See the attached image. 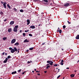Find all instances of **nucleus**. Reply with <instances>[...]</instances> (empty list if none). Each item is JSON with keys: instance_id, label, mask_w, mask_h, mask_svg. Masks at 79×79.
<instances>
[{"instance_id": "51", "label": "nucleus", "mask_w": 79, "mask_h": 79, "mask_svg": "<svg viewBox=\"0 0 79 79\" xmlns=\"http://www.w3.org/2000/svg\"><path fill=\"white\" fill-rule=\"evenodd\" d=\"M58 71L57 72V73H58V72H59V71H60V69H58Z\"/></svg>"}, {"instance_id": "32", "label": "nucleus", "mask_w": 79, "mask_h": 79, "mask_svg": "<svg viewBox=\"0 0 79 79\" xmlns=\"http://www.w3.org/2000/svg\"><path fill=\"white\" fill-rule=\"evenodd\" d=\"M60 31V30L57 29V30L56 31L57 32H59Z\"/></svg>"}, {"instance_id": "36", "label": "nucleus", "mask_w": 79, "mask_h": 79, "mask_svg": "<svg viewBox=\"0 0 79 79\" xmlns=\"http://www.w3.org/2000/svg\"><path fill=\"white\" fill-rule=\"evenodd\" d=\"M68 23H69V24H71V22H69V21H67Z\"/></svg>"}, {"instance_id": "3", "label": "nucleus", "mask_w": 79, "mask_h": 79, "mask_svg": "<svg viewBox=\"0 0 79 79\" xmlns=\"http://www.w3.org/2000/svg\"><path fill=\"white\" fill-rule=\"evenodd\" d=\"M16 42V39H13L11 42V44H14V43H15V42Z\"/></svg>"}, {"instance_id": "58", "label": "nucleus", "mask_w": 79, "mask_h": 79, "mask_svg": "<svg viewBox=\"0 0 79 79\" xmlns=\"http://www.w3.org/2000/svg\"><path fill=\"white\" fill-rule=\"evenodd\" d=\"M40 26V24H39V25H38V26Z\"/></svg>"}, {"instance_id": "38", "label": "nucleus", "mask_w": 79, "mask_h": 79, "mask_svg": "<svg viewBox=\"0 0 79 79\" xmlns=\"http://www.w3.org/2000/svg\"><path fill=\"white\" fill-rule=\"evenodd\" d=\"M34 1L35 2H37V1H38V0H34Z\"/></svg>"}, {"instance_id": "22", "label": "nucleus", "mask_w": 79, "mask_h": 79, "mask_svg": "<svg viewBox=\"0 0 79 79\" xmlns=\"http://www.w3.org/2000/svg\"><path fill=\"white\" fill-rule=\"evenodd\" d=\"M34 48H29L30 50H32V49H33Z\"/></svg>"}, {"instance_id": "41", "label": "nucleus", "mask_w": 79, "mask_h": 79, "mask_svg": "<svg viewBox=\"0 0 79 79\" xmlns=\"http://www.w3.org/2000/svg\"><path fill=\"white\" fill-rule=\"evenodd\" d=\"M25 72H26V71L24 72H23L22 73V74H24V73H25Z\"/></svg>"}, {"instance_id": "9", "label": "nucleus", "mask_w": 79, "mask_h": 79, "mask_svg": "<svg viewBox=\"0 0 79 79\" xmlns=\"http://www.w3.org/2000/svg\"><path fill=\"white\" fill-rule=\"evenodd\" d=\"M29 42V40H27V39H26L23 42L24 43H26V42Z\"/></svg>"}, {"instance_id": "53", "label": "nucleus", "mask_w": 79, "mask_h": 79, "mask_svg": "<svg viewBox=\"0 0 79 79\" xmlns=\"http://www.w3.org/2000/svg\"><path fill=\"white\" fill-rule=\"evenodd\" d=\"M27 63H30V61H28Z\"/></svg>"}, {"instance_id": "15", "label": "nucleus", "mask_w": 79, "mask_h": 79, "mask_svg": "<svg viewBox=\"0 0 79 79\" xmlns=\"http://www.w3.org/2000/svg\"><path fill=\"white\" fill-rule=\"evenodd\" d=\"M64 5L65 6H68V5H69V3H67L65 4Z\"/></svg>"}, {"instance_id": "6", "label": "nucleus", "mask_w": 79, "mask_h": 79, "mask_svg": "<svg viewBox=\"0 0 79 79\" xmlns=\"http://www.w3.org/2000/svg\"><path fill=\"white\" fill-rule=\"evenodd\" d=\"M14 23H15V22L14 21H12L10 22V25H13V24H14Z\"/></svg>"}, {"instance_id": "5", "label": "nucleus", "mask_w": 79, "mask_h": 79, "mask_svg": "<svg viewBox=\"0 0 79 79\" xmlns=\"http://www.w3.org/2000/svg\"><path fill=\"white\" fill-rule=\"evenodd\" d=\"M13 31L14 32H17L18 31V28H14Z\"/></svg>"}, {"instance_id": "52", "label": "nucleus", "mask_w": 79, "mask_h": 79, "mask_svg": "<svg viewBox=\"0 0 79 79\" xmlns=\"http://www.w3.org/2000/svg\"><path fill=\"white\" fill-rule=\"evenodd\" d=\"M26 52H29V50H27L26 51Z\"/></svg>"}, {"instance_id": "37", "label": "nucleus", "mask_w": 79, "mask_h": 79, "mask_svg": "<svg viewBox=\"0 0 79 79\" xmlns=\"http://www.w3.org/2000/svg\"><path fill=\"white\" fill-rule=\"evenodd\" d=\"M63 61H63V60H62L61 63H63Z\"/></svg>"}, {"instance_id": "54", "label": "nucleus", "mask_w": 79, "mask_h": 79, "mask_svg": "<svg viewBox=\"0 0 79 79\" xmlns=\"http://www.w3.org/2000/svg\"><path fill=\"white\" fill-rule=\"evenodd\" d=\"M66 69H69V68H67Z\"/></svg>"}, {"instance_id": "24", "label": "nucleus", "mask_w": 79, "mask_h": 79, "mask_svg": "<svg viewBox=\"0 0 79 79\" xmlns=\"http://www.w3.org/2000/svg\"><path fill=\"white\" fill-rule=\"evenodd\" d=\"M28 35L29 36H30V37H32V35L31 34H29Z\"/></svg>"}, {"instance_id": "34", "label": "nucleus", "mask_w": 79, "mask_h": 79, "mask_svg": "<svg viewBox=\"0 0 79 79\" xmlns=\"http://www.w3.org/2000/svg\"><path fill=\"white\" fill-rule=\"evenodd\" d=\"M60 64H61V65H63V63H62V62H60Z\"/></svg>"}, {"instance_id": "19", "label": "nucleus", "mask_w": 79, "mask_h": 79, "mask_svg": "<svg viewBox=\"0 0 79 79\" xmlns=\"http://www.w3.org/2000/svg\"><path fill=\"white\" fill-rule=\"evenodd\" d=\"M2 39H3V40H6V37H3L2 38Z\"/></svg>"}, {"instance_id": "27", "label": "nucleus", "mask_w": 79, "mask_h": 79, "mask_svg": "<svg viewBox=\"0 0 79 79\" xmlns=\"http://www.w3.org/2000/svg\"><path fill=\"white\" fill-rule=\"evenodd\" d=\"M22 70L21 69H20L18 71V73H20V72H21V71Z\"/></svg>"}, {"instance_id": "20", "label": "nucleus", "mask_w": 79, "mask_h": 79, "mask_svg": "<svg viewBox=\"0 0 79 79\" xmlns=\"http://www.w3.org/2000/svg\"><path fill=\"white\" fill-rule=\"evenodd\" d=\"M20 12H21L22 13H23L24 12V10H23V9H21L20 10Z\"/></svg>"}, {"instance_id": "50", "label": "nucleus", "mask_w": 79, "mask_h": 79, "mask_svg": "<svg viewBox=\"0 0 79 79\" xmlns=\"http://www.w3.org/2000/svg\"><path fill=\"white\" fill-rule=\"evenodd\" d=\"M25 32H27V30H25Z\"/></svg>"}, {"instance_id": "64", "label": "nucleus", "mask_w": 79, "mask_h": 79, "mask_svg": "<svg viewBox=\"0 0 79 79\" xmlns=\"http://www.w3.org/2000/svg\"><path fill=\"white\" fill-rule=\"evenodd\" d=\"M34 71H32V73H34Z\"/></svg>"}, {"instance_id": "49", "label": "nucleus", "mask_w": 79, "mask_h": 79, "mask_svg": "<svg viewBox=\"0 0 79 79\" xmlns=\"http://www.w3.org/2000/svg\"><path fill=\"white\" fill-rule=\"evenodd\" d=\"M22 32V30H20V32Z\"/></svg>"}, {"instance_id": "17", "label": "nucleus", "mask_w": 79, "mask_h": 79, "mask_svg": "<svg viewBox=\"0 0 79 79\" xmlns=\"http://www.w3.org/2000/svg\"><path fill=\"white\" fill-rule=\"evenodd\" d=\"M7 6H8V8L9 9H10V8H11V6H10V5H9V4H7Z\"/></svg>"}, {"instance_id": "57", "label": "nucleus", "mask_w": 79, "mask_h": 79, "mask_svg": "<svg viewBox=\"0 0 79 79\" xmlns=\"http://www.w3.org/2000/svg\"><path fill=\"white\" fill-rule=\"evenodd\" d=\"M58 29L59 30H60V28L59 27H58Z\"/></svg>"}, {"instance_id": "48", "label": "nucleus", "mask_w": 79, "mask_h": 79, "mask_svg": "<svg viewBox=\"0 0 79 79\" xmlns=\"http://www.w3.org/2000/svg\"><path fill=\"white\" fill-rule=\"evenodd\" d=\"M37 75H38V76H40V73H38Z\"/></svg>"}, {"instance_id": "45", "label": "nucleus", "mask_w": 79, "mask_h": 79, "mask_svg": "<svg viewBox=\"0 0 79 79\" xmlns=\"http://www.w3.org/2000/svg\"><path fill=\"white\" fill-rule=\"evenodd\" d=\"M4 21H5V22H6V19H5L4 20Z\"/></svg>"}, {"instance_id": "31", "label": "nucleus", "mask_w": 79, "mask_h": 79, "mask_svg": "<svg viewBox=\"0 0 79 79\" xmlns=\"http://www.w3.org/2000/svg\"><path fill=\"white\" fill-rule=\"evenodd\" d=\"M23 36H25V35H26V34H25V33H23Z\"/></svg>"}, {"instance_id": "18", "label": "nucleus", "mask_w": 79, "mask_h": 79, "mask_svg": "<svg viewBox=\"0 0 79 79\" xmlns=\"http://www.w3.org/2000/svg\"><path fill=\"white\" fill-rule=\"evenodd\" d=\"M49 68H50V65H47V66H46V69H48Z\"/></svg>"}, {"instance_id": "35", "label": "nucleus", "mask_w": 79, "mask_h": 79, "mask_svg": "<svg viewBox=\"0 0 79 79\" xmlns=\"http://www.w3.org/2000/svg\"><path fill=\"white\" fill-rule=\"evenodd\" d=\"M3 12H2V11H1V12H0V14H1V15H2V14H3Z\"/></svg>"}, {"instance_id": "55", "label": "nucleus", "mask_w": 79, "mask_h": 79, "mask_svg": "<svg viewBox=\"0 0 79 79\" xmlns=\"http://www.w3.org/2000/svg\"><path fill=\"white\" fill-rule=\"evenodd\" d=\"M44 73H47V71H45Z\"/></svg>"}, {"instance_id": "56", "label": "nucleus", "mask_w": 79, "mask_h": 79, "mask_svg": "<svg viewBox=\"0 0 79 79\" xmlns=\"http://www.w3.org/2000/svg\"><path fill=\"white\" fill-rule=\"evenodd\" d=\"M29 30H27V32H29Z\"/></svg>"}, {"instance_id": "59", "label": "nucleus", "mask_w": 79, "mask_h": 79, "mask_svg": "<svg viewBox=\"0 0 79 79\" xmlns=\"http://www.w3.org/2000/svg\"><path fill=\"white\" fill-rule=\"evenodd\" d=\"M36 79H37V77H36Z\"/></svg>"}, {"instance_id": "47", "label": "nucleus", "mask_w": 79, "mask_h": 79, "mask_svg": "<svg viewBox=\"0 0 79 79\" xmlns=\"http://www.w3.org/2000/svg\"><path fill=\"white\" fill-rule=\"evenodd\" d=\"M36 72H37V73H39V72H40V71H36Z\"/></svg>"}, {"instance_id": "40", "label": "nucleus", "mask_w": 79, "mask_h": 79, "mask_svg": "<svg viewBox=\"0 0 79 79\" xmlns=\"http://www.w3.org/2000/svg\"><path fill=\"white\" fill-rule=\"evenodd\" d=\"M58 65V64H56L55 65V66H57Z\"/></svg>"}, {"instance_id": "30", "label": "nucleus", "mask_w": 79, "mask_h": 79, "mask_svg": "<svg viewBox=\"0 0 79 79\" xmlns=\"http://www.w3.org/2000/svg\"><path fill=\"white\" fill-rule=\"evenodd\" d=\"M9 49L10 50H11L12 49H13V48H10Z\"/></svg>"}, {"instance_id": "11", "label": "nucleus", "mask_w": 79, "mask_h": 79, "mask_svg": "<svg viewBox=\"0 0 79 79\" xmlns=\"http://www.w3.org/2000/svg\"><path fill=\"white\" fill-rule=\"evenodd\" d=\"M12 31V28H10L8 29V32H11Z\"/></svg>"}, {"instance_id": "33", "label": "nucleus", "mask_w": 79, "mask_h": 79, "mask_svg": "<svg viewBox=\"0 0 79 79\" xmlns=\"http://www.w3.org/2000/svg\"><path fill=\"white\" fill-rule=\"evenodd\" d=\"M60 76H61V75H59V76H58L57 77V79H58V78H59V77H60Z\"/></svg>"}, {"instance_id": "60", "label": "nucleus", "mask_w": 79, "mask_h": 79, "mask_svg": "<svg viewBox=\"0 0 79 79\" xmlns=\"http://www.w3.org/2000/svg\"><path fill=\"white\" fill-rule=\"evenodd\" d=\"M35 71H36V69H35Z\"/></svg>"}, {"instance_id": "39", "label": "nucleus", "mask_w": 79, "mask_h": 79, "mask_svg": "<svg viewBox=\"0 0 79 79\" xmlns=\"http://www.w3.org/2000/svg\"><path fill=\"white\" fill-rule=\"evenodd\" d=\"M1 3H2V4H3V1H1Z\"/></svg>"}, {"instance_id": "1", "label": "nucleus", "mask_w": 79, "mask_h": 79, "mask_svg": "<svg viewBox=\"0 0 79 79\" xmlns=\"http://www.w3.org/2000/svg\"><path fill=\"white\" fill-rule=\"evenodd\" d=\"M15 52H17L18 51V49L14 47V49H12L11 50H10V52L12 53H15Z\"/></svg>"}, {"instance_id": "62", "label": "nucleus", "mask_w": 79, "mask_h": 79, "mask_svg": "<svg viewBox=\"0 0 79 79\" xmlns=\"http://www.w3.org/2000/svg\"><path fill=\"white\" fill-rule=\"evenodd\" d=\"M63 79H64V77Z\"/></svg>"}, {"instance_id": "46", "label": "nucleus", "mask_w": 79, "mask_h": 79, "mask_svg": "<svg viewBox=\"0 0 79 79\" xmlns=\"http://www.w3.org/2000/svg\"><path fill=\"white\" fill-rule=\"evenodd\" d=\"M5 55H7V53H5Z\"/></svg>"}, {"instance_id": "10", "label": "nucleus", "mask_w": 79, "mask_h": 79, "mask_svg": "<svg viewBox=\"0 0 79 79\" xmlns=\"http://www.w3.org/2000/svg\"><path fill=\"white\" fill-rule=\"evenodd\" d=\"M7 61H8V58H6V59L4 61V63H5L7 62Z\"/></svg>"}, {"instance_id": "21", "label": "nucleus", "mask_w": 79, "mask_h": 79, "mask_svg": "<svg viewBox=\"0 0 79 79\" xmlns=\"http://www.w3.org/2000/svg\"><path fill=\"white\" fill-rule=\"evenodd\" d=\"M14 28H16V29H18V25L15 26Z\"/></svg>"}, {"instance_id": "44", "label": "nucleus", "mask_w": 79, "mask_h": 79, "mask_svg": "<svg viewBox=\"0 0 79 79\" xmlns=\"http://www.w3.org/2000/svg\"><path fill=\"white\" fill-rule=\"evenodd\" d=\"M44 44H45V43H43L42 44V45H44Z\"/></svg>"}, {"instance_id": "26", "label": "nucleus", "mask_w": 79, "mask_h": 79, "mask_svg": "<svg viewBox=\"0 0 79 79\" xmlns=\"http://www.w3.org/2000/svg\"><path fill=\"white\" fill-rule=\"evenodd\" d=\"M14 10L15 11H17V9H16V8H14Z\"/></svg>"}, {"instance_id": "16", "label": "nucleus", "mask_w": 79, "mask_h": 79, "mask_svg": "<svg viewBox=\"0 0 79 79\" xmlns=\"http://www.w3.org/2000/svg\"><path fill=\"white\" fill-rule=\"evenodd\" d=\"M70 76L71 77H74V75L73 74H71Z\"/></svg>"}, {"instance_id": "23", "label": "nucleus", "mask_w": 79, "mask_h": 79, "mask_svg": "<svg viewBox=\"0 0 79 79\" xmlns=\"http://www.w3.org/2000/svg\"><path fill=\"white\" fill-rule=\"evenodd\" d=\"M59 32L60 34H61V32H62V31L61 30H59Z\"/></svg>"}, {"instance_id": "14", "label": "nucleus", "mask_w": 79, "mask_h": 79, "mask_svg": "<svg viewBox=\"0 0 79 79\" xmlns=\"http://www.w3.org/2000/svg\"><path fill=\"white\" fill-rule=\"evenodd\" d=\"M16 71H15V72H13L11 74H16Z\"/></svg>"}, {"instance_id": "43", "label": "nucleus", "mask_w": 79, "mask_h": 79, "mask_svg": "<svg viewBox=\"0 0 79 79\" xmlns=\"http://www.w3.org/2000/svg\"><path fill=\"white\" fill-rule=\"evenodd\" d=\"M19 51H18V53H17V54H18V53H19Z\"/></svg>"}, {"instance_id": "8", "label": "nucleus", "mask_w": 79, "mask_h": 79, "mask_svg": "<svg viewBox=\"0 0 79 79\" xmlns=\"http://www.w3.org/2000/svg\"><path fill=\"white\" fill-rule=\"evenodd\" d=\"M30 28L31 29H35V26L33 25L30 26Z\"/></svg>"}, {"instance_id": "4", "label": "nucleus", "mask_w": 79, "mask_h": 79, "mask_svg": "<svg viewBox=\"0 0 79 79\" xmlns=\"http://www.w3.org/2000/svg\"><path fill=\"white\" fill-rule=\"evenodd\" d=\"M7 3L6 2H4V3L3 4V6L5 9L6 8V5Z\"/></svg>"}, {"instance_id": "63", "label": "nucleus", "mask_w": 79, "mask_h": 79, "mask_svg": "<svg viewBox=\"0 0 79 79\" xmlns=\"http://www.w3.org/2000/svg\"><path fill=\"white\" fill-rule=\"evenodd\" d=\"M42 14H44V13H42Z\"/></svg>"}, {"instance_id": "61", "label": "nucleus", "mask_w": 79, "mask_h": 79, "mask_svg": "<svg viewBox=\"0 0 79 79\" xmlns=\"http://www.w3.org/2000/svg\"><path fill=\"white\" fill-rule=\"evenodd\" d=\"M62 50L63 51V50H64L63 49H62Z\"/></svg>"}, {"instance_id": "25", "label": "nucleus", "mask_w": 79, "mask_h": 79, "mask_svg": "<svg viewBox=\"0 0 79 79\" xmlns=\"http://www.w3.org/2000/svg\"><path fill=\"white\" fill-rule=\"evenodd\" d=\"M43 1L45 2H48V0H43Z\"/></svg>"}, {"instance_id": "2", "label": "nucleus", "mask_w": 79, "mask_h": 79, "mask_svg": "<svg viewBox=\"0 0 79 79\" xmlns=\"http://www.w3.org/2000/svg\"><path fill=\"white\" fill-rule=\"evenodd\" d=\"M47 63H48L49 64H47V65H48V64H50V65H51L52 66V65H53V62H52V60H50L49 61H47Z\"/></svg>"}, {"instance_id": "7", "label": "nucleus", "mask_w": 79, "mask_h": 79, "mask_svg": "<svg viewBox=\"0 0 79 79\" xmlns=\"http://www.w3.org/2000/svg\"><path fill=\"white\" fill-rule=\"evenodd\" d=\"M27 25H29V24H30V20H29V19H27Z\"/></svg>"}, {"instance_id": "28", "label": "nucleus", "mask_w": 79, "mask_h": 79, "mask_svg": "<svg viewBox=\"0 0 79 79\" xmlns=\"http://www.w3.org/2000/svg\"><path fill=\"white\" fill-rule=\"evenodd\" d=\"M7 58H8V59H9L11 58V56H8Z\"/></svg>"}, {"instance_id": "13", "label": "nucleus", "mask_w": 79, "mask_h": 79, "mask_svg": "<svg viewBox=\"0 0 79 79\" xmlns=\"http://www.w3.org/2000/svg\"><path fill=\"white\" fill-rule=\"evenodd\" d=\"M15 45H16V46H18V45H19V43H16L15 44Z\"/></svg>"}, {"instance_id": "29", "label": "nucleus", "mask_w": 79, "mask_h": 79, "mask_svg": "<svg viewBox=\"0 0 79 79\" xmlns=\"http://www.w3.org/2000/svg\"><path fill=\"white\" fill-rule=\"evenodd\" d=\"M63 28L64 29H65V28H66V26H65V25H64L63 26Z\"/></svg>"}, {"instance_id": "12", "label": "nucleus", "mask_w": 79, "mask_h": 79, "mask_svg": "<svg viewBox=\"0 0 79 79\" xmlns=\"http://www.w3.org/2000/svg\"><path fill=\"white\" fill-rule=\"evenodd\" d=\"M76 39H79V35H78L76 37Z\"/></svg>"}, {"instance_id": "42", "label": "nucleus", "mask_w": 79, "mask_h": 79, "mask_svg": "<svg viewBox=\"0 0 79 79\" xmlns=\"http://www.w3.org/2000/svg\"><path fill=\"white\" fill-rule=\"evenodd\" d=\"M5 54V52H4L2 53V55H4Z\"/></svg>"}]
</instances>
